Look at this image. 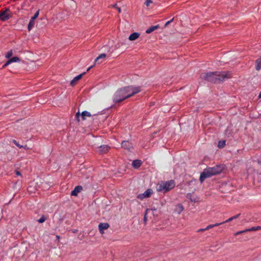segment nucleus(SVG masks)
I'll use <instances>...</instances> for the list:
<instances>
[{
  "instance_id": "obj_1",
  "label": "nucleus",
  "mask_w": 261,
  "mask_h": 261,
  "mask_svg": "<svg viewBox=\"0 0 261 261\" xmlns=\"http://www.w3.org/2000/svg\"><path fill=\"white\" fill-rule=\"evenodd\" d=\"M231 77V73L229 72H210L207 73H202L200 75L202 79L206 80L212 83H217L224 81L226 79H229Z\"/></svg>"
},
{
  "instance_id": "obj_2",
  "label": "nucleus",
  "mask_w": 261,
  "mask_h": 261,
  "mask_svg": "<svg viewBox=\"0 0 261 261\" xmlns=\"http://www.w3.org/2000/svg\"><path fill=\"white\" fill-rule=\"evenodd\" d=\"M141 91L140 87L128 86L117 91L115 103L119 102Z\"/></svg>"
},
{
  "instance_id": "obj_3",
  "label": "nucleus",
  "mask_w": 261,
  "mask_h": 261,
  "mask_svg": "<svg viewBox=\"0 0 261 261\" xmlns=\"http://www.w3.org/2000/svg\"><path fill=\"white\" fill-rule=\"evenodd\" d=\"M223 169L224 167L222 165H217L213 167L206 168L201 173L199 180L201 182H202L205 178L220 173Z\"/></svg>"
},
{
  "instance_id": "obj_4",
  "label": "nucleus",
  "mask_w": 261,
  "mask_h": 261,
  "mask_svg": "<svg viewBox=\"0 0 261 261\" xmlns=\"http://www.w3.org/2000/svg\"><path fill=\"white\" fill-rule=\"evenodd\" d=\"M175 185V182L173 180L161 181L156 185V189L158 192L164 193L172 189Z\"/></svg>"
},
{
  "instance_id": "obj_5",
  "label": "nucleus",
  "mask_w": 261,
  "mask_h": 261,
  "mask_svg": "<svg viewBox=\"0 0 261 261\" xmlns=\"http://www.w3.org/2000/svg\"><path fill=\"white\" fill-rule=\"evenodd\" d=\"M12 13L9 8H6L4 10H1L0 12V20L2 21H6L11 18Z\"/></svg>"
},
{
  "instance_id": "obj_6",
  "label": "nucleus",
  "mask_w": 261,
  "mask_h": 261,
  "mask_svg": "<svg viewBox=\"0 0 261 261\" xmlns=\"http://www.w3.org/2000/svg\"><path fill=\"white\" fill-rule=\"evenodd\" d=\"M75 116L78 121H80V117H81L82 120H86V117H91V115L90 112L85 111H83L81 114H80V112H77L76 113Z\"/></svg>"
},
{
  "instance_id": "obj_7",
  "label": "nucleus",
  "mask_w": 261,
  "mask_h": 261,
  "mask_svg": "<svg viewBox=\"0 0 261 261\" xmlns=\"http://www.w3.org/2000/svg\"><path fill=\"white\" fill-rule=\"evenodd\" d=\"M152 193V190L151 189H148L143 193L139 194L137 196V198L140 200H143L144 198L150 197Z\"/></svg>"
},
{
  "instance_id": "obj_8",
  "label": "nucleus",
  "mask_w": 261,
  "mask_h": 261,
  "mask_svg": "<svg viewBox=\"0 0 261 261\" xmlns=\"http://www.w3.org/2000/svg\"><path fill=\"white\" fill-rule=\"evenodd\" d=\"M110 225L108 223H100L98 225V229L101 234L104 233V230L107 229Z\"/></svg>"
},
{
  "instance_id": "obj_9",
  "label": "nucleus",
  "mask_w": 261,
  "mask_h": 261,
  "mask_svg": "<svg viewBox=\"0 0 261 261\" xmlns=\"http://www.w3.org/2000/svg\"><path fill=\"white\" fill-rule=\"evenodd\" d=\"M110 147L108 145H101L96 149V151L100 153H105L107 152Z\"/></svg>"
},
{
  "instance_id": "obj_10",
  "label": "nucleus",
  "mask_w": 261,
  "mask_h": 261,
  "mask_svg": "<svg viewBox=\"0 0 261 261\" xmlns=\"http://www.w3.org/2000/svg\"><path fill=\"white\" fill-rule=\"evenodd\" d=\"M107 56V55L106 54H101L99 55L95 60V64H100L102 63L106 57Z\"/></svg>"
},
{
  "instance_id": "obj_11",
  "label": "nucleus",
  "mask_w": 261,
  "mask_h": 261,
  "mask_svg": "<svg viewBox=\"0 0 261 261\" xmlns=\"http://www.w3.org/2000/svg\"><path fill=\"white\" fill-rule=\"evenodd\" d=\"M121 146L122 148L128 150H131L133 149V145L131 143L128 141H123L121 143Z\"/></svg>"
},
{
  "instance_id": "obj_12",
  "label": "nucleus",
  "mask_w": 261,
  "mask_h": 261,
  "mask_svg": "<svg viewBox=\"0 0 261 261\" xmlns=\"http://www.w3.org/2000/svg\"><path fill=\"white\" fill-rule=\"evenodd\" d=\"M86 73V72H84L83 73L77 75L75 76L71 82H70V85L71 86H74L76 83L80 80L82 76Z\"/></svg>"
},
{
  "instance_id": "obj_13",
  "label": "nucleus",
  "mask_w": 261,
  "mask_h": 261,
  "mask_svg": "<svg viewBox=\"0 0 261 261\" xmlns=\"http://www.w3.org/2000/svg\"><path fill=\"white\" fill-rule=\"evenodd\" d=\"M82 190V187L80 186H77L75 187L74 190L71 192V195L72 196H77L78 193H79Z\"/></svg>"
},
{
  "instance_id": "obj_14",
  "label": "nucleus",
  "mask_w": 261,
  "mask_h": 261,
  "mask_svg": "<svg viewBox=\"0 0 261 261\" xmlns=\"http://www.w3.org/2000/svg\"><path fill=\"white\" fill-rule=\"evenodd\" d=\"M184 208L181 204H178L174 209V213L180 214L184 211Z\"/></svg>"
},
{
  "instance_id": "obj_15",
  "label": "nucleus",
  "mask_w": 261,
  "mask_h": 261,
  "mask_svg": "<svg viewBox=\"0 0 261 261\" xmlns=\"http://www.w3.org/2000/svg\"><path fill=\"white\" fill-rule=\"evenodd\" d=\"M139 36H140L139 33L135 32V33L131 34L129 35L128 39L130 41H134V40H136L139 37Z\"/></svg>"
},
{
  "instance_id": "obj_16",
  "label": "nucleus",
  "mask_w": 261,
  "mask_h": 261,
  "mask_svg": "<svg viewBox=\"0 0 261 261\" xmlns=\"http://www.w3.org/2000/svg\"><path fill=\"white\" fill-rule=\"evenodd\" d=\"M142 164V161L139 160H134L132 163V166L135 168H138L140 167Z\"/></svg>"
},
{
  "instance_id": "obj_17",
  "label": "nucleus",
  "mask_w": 261,
  "mask_h": 261,
  "mask_svg": "<svg viewBox=\"0 0 261 261\" xmlns=\"http://www.w3.org/2000/svg\"><path fill=\"white\" fill-rule=\"evenodd\" d=\"M155 210H156L155 208L147 209L146 210V212H145L144 216V220L145 222H146V221L147 220V215L148 214H150V213H151V214H153V212L154 211H155Z\"/></svg>"
},
{
  "instance_id": "obj_18",
  "label": "nucleus",
  "mask_w": 261,
  "mask_h": 261,
  "mask_svg": "<svg viewBox=\"0 0 261 261\" xmlns=\"http://www.w3.org/2000/svg\"><path fill=\"white\" fill-rule=\"evenodd\" d=\"M187 197L191 201L193 202H197V197L193 196L191 193H188L187 195Z\"/></svg>"
},
{
  "instance_id": "obj_19",
  "label": "nucleus",
  "mask_w": 261,
  "mask_h": 261,
  "mask_svg": "<svg viewBox=\"0 0 261 261\" xmlns=\"http://www.w3.org/2000/svg\"><path fill=\"white\" fill-rule=\"evenodd\" d=\"M159 28V25H154V26H152L151 27H150L149 28H148L146 31V33L147 34H149V33H151V32H152L153 31L156 30L157 29H158Z\"/></svg>"
},
{
  "instance_id": "obj_20",
  "label": "nucleus",
  "mask_w": 261,
  "mask_h": 261,
  "mask_svg": "<svg viewBox=\"0 0 261 261\" xmlns=\"http://www.w3.org/2000/svg\"><path fill=\"white\" fill-rule=\"evenodd\" d=\"M12 142L16 145L18 147H19V148H24L25 149H29V147H28V146L27 145H24V146H22V145H20L19 143L18 142H17L15 140H12Z\"/></svg>"
},
{
  "instance_id": "obj_21",
  "label": "nucleus",
  "mask_w": 261,
  "mask_h": 261,
  "mask_svg": "<svg viewBox=\"0 0 261 261\" xmlns=\"http://www.w3.org/2000/svg\"><path fill=\"white\" fill-rule=\"evenodd\" d=\"M255 69L256 70H259L261 69V57L256 61Z\"/></svg>"
},
{
  "instance_id": "obj_22",
  "label": "nucleus",
  "mask_w": 261,
  "mask_h": 261,
  "mask_svg": "<svg viewBox=\"0 0 261 261\" xmlns=\"http://www.w3.org/2000/svg\"><path fill=\"white\" fill-rule=\"evenodd\" d=\"M35 25V20H33L32 19H31L30 20V22L29 23L28 26V29L29 31H30L34 26Z\"/></svg>"
},
{
  "instance_id": "obj_23",
  "label": "nucleus",
  "mask_w": 261,
  "mask_h": 261,
  "mask_svg": "<svg viewBox=\"0 0 261 261\" xmlns=\"http://www.w3.org/2000/svg\"><path fill=\"white\" fill-rule=\"evenodd\" d=\"M9 61H10V63H12L13 62H18L20 61V59L17 57H14L11 58L10 59H9Z\"/></svg>"
},
{
  "instance_id": "obj_24",
  "label": "nucleus",
  "mask_w": 261,
  "mask_h": 261,
  "mask_svg": "<svg viewBox=\"0 0 261 261\" xmlns=\"http://www.w3.org/2000/svg\"><path fill=\"white\" fill-rule=\"evenodd\" d=\"M261 229V226L252 227L248 229L249 231H257Z\"/></svg>"
},
{
  "instance_id": "obj_25",
  "label": "nucleus",
  "mask_w": 261,
  "mask_h": 261,
  "mask_svg": "<svg viewBox=\"0 0 261 261\" xmlns=\"http://www.w3.org/2000/svg\"><path fill=\"white\" fill-rule=\"evenodd\" d=\"M225 145V141H220L219 142L218 147L220 148H222L224 147Z\"/></svg>"
},
{
  "instance_id": "obj_26",
  "label": "nucleus",
  "mask_w": 261,
  "mask_h": 261,
  "mask_svg": "<svg viewBox=\"0 0 261 261\" xmlns=\"http://www.w3.org/2000/svg\"><path fill=\"white\" fill-rule=\"evenodd\" d=\"M46 219V217L44 215H42L41 218L38 220V222L40 223H43Z\"/></svg>"
},
{
  "instance_id": "obj_27",
  "label": "nucleus",
  "mask_w": 261,
  "mask_h": 261,
  "mask_svg": "<svg viewBox=\"0 0 261 261\" xmlns=\"http://www.w3.org/2000/svg\"><path fill=\"white\" fill-rule=\"evenodd\" d=\"M12 55H13V51L11 49L7 53L5 57L6 58L9 59L12 56Z\"/></svg>"
},
{
  "instance_id": "obj_28",
  "label": "nucleus",
  "mask_w": 261,
  "mask_h": 261,
  "mask_svg": "<svg viewBox=\"0 0 261 261\" xmlns=\"http://www.w3.org/2000/svg\"><path fill=\"white\" fill-rule=\"evenodd\" d=\"M248 231H249L248 230V229H245V230H241V231H238V232H236L234 233V236H238L239 234H242V233H243L244 232H248Z\"/></svg>"
},
{
  "instance_id": "obj_29",
  "label": "nucleus",
  "mask_w": 261,
  "mask_h": 261,
  "mask_svg": "<svg viewBox=\"0 0 261 261\" xmlns=\"http://www.w3.org/2000/svg\"><path fill=\"white\" fill-rule=\"evenodd\" d=\"M39 14V10H38L35 13L34 16L31 18V19H32L33 20H35L38 17Z\"/></svg>"
},
{
  "instance_id": "obj_30",
  "label": "nucleus",
  "mask_w": 261,
  "mask_h": 261,
  "mask_svg": "<svg viewBox=\"0 0 261 261\" xmlns=\"http://www.w3.org/2000/svg\"><path fill=\"white\" fill-rule=\"evenodd\" d=\"M152 3V1L151 0H146L145 1V5H146V6H149L150 5V4Z\"/></svg>"
},
{
  "instance_id": "obj_31",
  "label": "nucleus",
  "mask_w": 261,
  "mask_h": 261,
  "mask_svg": "<svg viewBox=\"0 0 261 261\" xmlns=\"http://www.w3.org/2000/svg\"><path fill=\"white\" fill-rule=\"evenodd\" d=\"M213 224H210V225H208L206 226V227L205 228V229H206V230H208L211 228H213Z\"/></svg>"
},
{
  "instance_id": "obj_32",
  "label": "nucleus",
  "mask_w": 261,
  "mask_h": 261,
  "mask_svg": "<svg viewBox=\"0 0 261 261\" xmlns=\"http://www.w3.org/2000/svg\"><path fill=\"white\" fill-rule=\"evenodd\" d=\"M10 62L9 60H8L6 63L3 66V68H5L6 67H7L8 65H9V64H10Z\"/></svg>"
},
{
  "instance_id": "obj_33",
  "label": "nucleus",
  "mask_w": 261,
  "mask_h": 261,
  "mask_svg": "<svg viewBox=\"0 0 261 261\" xmlns=\"http://www.w3.org/2000/svg\"><path fill=\"white\" fill-rule=\"evenodd\" d=\"M224 223V222H221V223H215L214 224H213V227H215V226H218Z\"/></svg>"
},
{
  "instance_id": "obj_34",
  "label": "nucleus",
  "mask_w": 261,
  "mask_h": 261,
  "mask_svg": "<svg viewBox=\"0 0 261 261\" xmlns=\"http://www.w3.org/2000/svg\"><path fill=\"white\" fill-rule=\"evenodd\" d=\"M174 18H172L171 20L166 22V23H165V27H167L168 25H169V24H170L171 23V22H172V21L173 20Z\"/></svg>"
},
{
  "instance_id": "obj_35",
  "label": "nucleus",
  "mask_w": 261,
  "mask_h": 261,
  "mask_svg": "<svg viewBox=\"0 0 261 261\" xmlns=\"http://www.w3.org/2000/svg\"><path fill=\"white\" fill-rule=\"evenodd\" d=\"M233 220V219H232V217H231L229 218V219H228L227 220H226V221H224V223H227V222L232 221Z\"/></svg>"
},
{
  "instance_id": "obj_36",
  "label": "nucleus",
  "mask_w": 261,
  "mask_h": 261,
  "mask_svg": "<svg viewBox=\"0 0 261 261\" xmlns=\"http://www.w3.org/2000/svg\"><path fill=\"white\" fill-rule=\"evenodd\" d=\"M240 215V214H237L234 216H232V219L233 220L236 219H237L238 218H239V216Z\"/></svg>"
},
{
  "instance_id": "obj_37",
  "label": "nucleus",
  "mask_w": 261,
  "mask_h": 261,
  "mask_svg": "<svg viewBox=\"0 0 261 261\" xmlns=\"http://www.w3.org/2000/svg\"><path fill=\"white\" fill-rule=\"evenodd\" d=\"M205 230H206V229H205V228H201V229H198L197 231L199 232H201V231H203Z\"/></svg>"
},
{
  "instance_id": "obj_38",
  "label": "nucleus",
  "mask_w": 261,
  "mask_h": 261,
  "mask_svg": "<svg viewBox=\"0 0 261 261\" xmlns=\"http://www.w3.org/2000/svg\"><path fill=\"white\" fill-rule=\"evenodd\" d=\"M117 8V9L118 11L119 12V13H121V9H120V8H119V7H117V8Z\"/></svg>"
},
{
  "instance_id": "obj_39",
  "label": "nucleus",
  "mask_w": 261,
  "mask_h": 261,
  "mask_svg": "<svg viewBox=\"0 0 261 261\" xmlns=\"http://www.w3.org/2000/svg\"><path fill=\"white\" fill-rule=\"evenodd\" d=\"M16 174L17 175H21L20 172H19V171H17L16 172Z\"/></svg>"
},
{
  "instance_id": "obj_40",
  "label": "nucleus",
  "mask_w": 261,
  "mask_h": 261,
  "mask_svg": "<svg viewBox=\"0 0 261 261\" xmlns=\"http://www.w3.org/2000/svg\"><path fill=\"white\" fill-rule=\"evenodd\" d=\"M93 66H90V67H89L87 70V72L89 71L91 68H92L93 67Z\"/></svg>"
},
{
  "instance_id": "obj_41",
  "label": "nucleus",
  "mask_w": 261,
  "mask_h": 261,
  "mask_svg": "<svg viewBox=\"0 0 261 261\" xmlns=\"http://www.w3.org/2000/svg\"><path fill=\"white\" fill-rule=\"evenodd\" d=\"M258 98H261V91H260V92L259 93V95H258Z\"/></svg>"
}]
</instances>
